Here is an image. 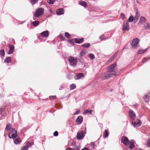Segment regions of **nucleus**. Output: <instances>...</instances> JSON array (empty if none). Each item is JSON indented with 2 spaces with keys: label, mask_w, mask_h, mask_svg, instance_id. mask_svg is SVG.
Listing matches in <instances>:
<instances>
[{
  "label": "nucleus",
  "mask_w": 150,
  "mask_h": 150,
  "mask_svg": "<svg viewBox=\"0 0 150 150\" xmlns=\"http://www.w3.org/2000/svg\"><path fill=\"white\" fill-rule=\"evenodd\" d=\"M121 141L126 146H128L130 144V146L129 148L130 150L132 149L135 146V141L134 140H132L129 142L128 138L124 136L122 137Z\"/></svg>",
  "instance_id": "obj_1"
},
{
  "label": "nucleus",
  "mask_w": 150,
  "mask_h": 150,
  "mask_svg": "<svg viewBox=\"0 0 150 150\" xmlns=\"http://www.w3.org/2000/svg\"><path fill=\"white\" fill-rule=\"evenodd\" d=\"M113 74H112L110 71H107L102 73L100 78L103 80L108 79L114 76Z\"/></svg>",
  "instance_id": "obj_2"
},
{
  "label": "nucleus",
  "mask_w": 150,
  "mask_h": 150,
  "mask_svg": "<svg viewBox=\"0 0 150 150\" xmlns=\"http://www.w3.org/2000/svg\"><path fill=\"white\" fill-rule=\"evenodd\" d=\"M68 61L70 65L73 67L76 66L78 62L77 59L76 57L71 56L69 57Z\"/></svg>",
  "instance_id": "obj_3"
},
{
  "label": "nucleus",
  "mask_w": 150,
  "mask_h": 150,
  "mask_svg": "<svg viewBox=\"0 0 150 150\" xmlns=\"http://www.w3.org/2000/svg\"><path fill=\"white\" fill-rule=\"evenodd\" d=\"M116 63H114L113 64L111 65L107 68V70L110 71L112 74H113V75L115 76L116 74V70L117 69L115 68Z\"/></svg>",
  "instance_id": "obj_4"
},
{
  "label": "nucleus",
  "mask_w": 150,
  "mask_h": 150,
  "mask_svg": "<svg viewBox=\"0 0 150 150\" xmlns=\"http://www.w3.org/2000/svg\"><path fill=\"white\" fill-rule=\"evenodd\" d=\"M17 136V131L14 128H11L10 129L8 136L10 138H15Z\"/></svg>",
  "instance_id": "obj_5"
},
{
  "label": "nucleus",
  "mask_w": 150,
  "mask_h": 150,
  "mask_svg": "<svg viewBox=\"0 0 150 150\" xmlns=\"http://www.w3.org/2000/svg\"><path fill=\"white\" fill-rule=\"evenodd\" d=\"M86 134V131L84 132L82 130L79 131L77 134L76 138L77 139L79 140L83 139Z\"/></svg>",
  "instance_id": "obj_6"
},
{
  "label": "nucleus",
  "mask_w": 150,
  "mask_h": 150,
  "mask_svg": "<svg viewBox=\"0 0 150 150\" xmlns=\"http://www.w3.org/2000/svg\"><path fill=\"white\" fill-rule=\"evenodd\" d=\"M139 41L140 40L137 38L134 39L132 40V47L134 48H137L139 47Z\"/></svg>",
  "instance_id": "obj_7"
},
{
  "label": "nucleus",
  "mask_w": 150,
  "mask_h": 150,
  "mask_svg": "<svg viewBox=\"0 0 150 150\" xmlns=\"http://www.w3.org/2000/svg\"><path fill=\"white\" fill-rule=\"evenodd\" d=\"M44 9L42 8H38L36 11L34 16L35 17H38L44 13Z\"/></svg>",
  "instance_id": "obj_8"
},
{
  "label": "nucleus",
  "mask_w": 150,
  "mask_h": 150,
  "mask_svg": "<svg viewBox=\"0 0 150 150\" xmlns=\"http://www.w3.org/2000/svg\"><path fill=\"white\" fill-rule=\"evenodd\" d=\"M122 29L123 30L128 31L129 29V22L127 20H126L124 21L123 23Z\"/></svg>",
  "instance_id": "obj_9"
},
{
  "label": "nucleus",
  "mask_w": 150,
  "mask_h": 150,
  "mask_svg": "<svg viewBox=\"0 0 150 150\" xmlns=\"http://www.w3.org/2000/svg\"><path fill=\"white\" fill-rule=\"evenodd\" d=\"M132 124L135 127H139L141 125V122L139 120L135 118L132 120Z\"/></svg>",
  "instance_id": "obj_10"
},
{
  "label": "nucleus",
  "mask_w": 150,
  "mask_h": 150,
  "mask_svg": "<svg viewBox=\"0 0 150 150\" xmlns=\"http://www.w3.org/2000/svg\"><path fill=\"white\" fill-rule=\"evenodd\" d=\"M136 114L132 109H130L129 111V116L132 120L135 118Z\"/></svg>",
  "instance_id": "obj_11"
},
{
  "label": "nucleus",
  "mask_w": 150,
  "mask_h": 150,
  "mask_svg": "<svg viewBox=\"0 0 150 150\" xmlns=\"http://www.w3.org/2000/svg\"><path fill=\"white\" fill-rule=\"evenodd\" d=\"M84 77V76L83 73H80L76 74L74 76V78L75 80H78L82 77Z\"/></svg>",
  "instance_id": "obj_12"
},
{
  "label": "nucleus",
  "mask_w": 150,
  "mask_h": 150,
  "mask_svg": "<svg viewBox=\"0 0 150 150\" xmlns=\"http://www.w3.org/2000/svg\"><path fill=\"white\" fill-rule=\"evenodd\" d=\"M40 35L43 38H46L48 36L49 32L48 30H46L41 33Z\"/></svg>",
  "instance_id": "obj_13"
},
{
  "label": "nucleus",
  "mask_w": 150,
  "mask_h": 150,
  "mask_svg": "<svg viewBox=\"0 0 150 150\" xmlns=\"http://www.w3.org/2000/svg\"><path fill=\"white\" fill-rule=\"evenodd\" d=\"M83 121V118L81 116H78L76 120V122L77 125H80Z\"/></svg>",
  "instance_id": "obj_14"
},
{
  "label": "nucleus",
  "mask_w": 150,
  "mask_h": 150,
  "mask_svg": "<svg viewBox=\"0 0 150 150\" xmlns=\"http://www.w3.org/2000/svg\"><path fill=\"white\" fill-rule=\"evenodd\" d=\"M56 13L58 15H60L64 13V11L63 8H60L57 9L56 11Z\"/></svg>",
  "instance_id": "obj_15"
},
{
  "label": "nucleus",
  "mask_w": 150,
  "mask_h": 150,
  "mask_svg": "<svg viewBox=\"0 0 150 150\" xmlns=\"http://www.w3.org/2000/svg\"><path fill=\"white\" fill-rule=\"evenodd\" d=\"M9 46L10 49L8 52V54H12L14 52V45L10 44L9 45Z\"/></svg>",
  "instance_id": "obj_16"
},
{
  "label": "nucleus",
  "mask_w": 150,
  "mask_h": 150,
  "mask_svg": "<svg viewBox=\"0 0 150 150\" xmlns=\"http://www.w3.org/2000/svg\"><path fill=\"white\" fill-rule=\"evenodd\" d=\"M144 99L145 102H147L150 99V93H148L145 94L144 98Z\"/></svg>",
  "instance_id": "obj_17"
},
{
  "label": "nucleus",
  "mask_w": 150,
  "mask_h": 150,
  "mask_svg": "<svg viewBox=\"0 0 150 150\" xmlns=\"http://www.w3.org/2000/svg\"><path fill=\"white\" fill-rule=\"evenodd\" d=\"M14 143L16 144H19L21 142V140L20 138L17 137L14 138L13 139Z\"/></svg>",
  "instance_id": "obj_18"
},
{
  "label": "nucleus",
  "mask_w": 150,
  "mask_h": 150,
  "mask_svg": "<svg viewBox=\"0 0 150 150\" xmlns=\"http://www.w3.org/2000/svg\"><path fill=\"white\" fill-rule=\"evenodd\" d=\"M79 5L83 6L84 8L86 7L87 5V3L84 1H79Z\"/></svg>",
  "instance_id": "obj_19"
},
{
  "label": "nucleus",
  "mask_w": 150,
  "mask_h": 150,
  "mask_svg": "<svg viewBox=\"0 0 150 150\" xmlns=\"http://www.w3.org/2000/svg\"><path fill=\"white\" fill-rule=\"evenodd\" d=\"M75 42L76 43L79 44L82 43L83 41V38H76L75 39Z\"/></svg>",
  "instance_id": "obj_20"
},
{
  "label": "nucleus",
  "mask_w": 150,
  "mask_h": 150,
  "mask_svg": "<svg viewBox=\"0 0 150 150\" xmlns=\"http://www.w3.org/2000/svg\"><path fill=\"white\" fill-rule=\"evenodd\" d=\"M87 51L86 50H83L81 51L79 54V55L81 57L83 56L86 55L87 54Z\"/></svg>",
  "instance_id": "obj_21"
},
{
  "label": "nucleus",
  "mask_w": 150,
  "mask_h": 150,
  "mask_svg": "<svg viewBox=\"0 0 150 150\" xmlns=\"http://www.w3.org/2000/svg\"><path fill=\"white\" fill-rule=\"evenodd\" d=\"M11 57H6L4 61V62L8 63L11 62Z\"/></svg>",
  "instance_id": "obj_22"
},
{
  "label": "nucleus",
  "mask_w": 150,
  "mask_h": 150,
  "mask_svg": "<svg viewBox=\"0 0 150 150\" xmlns=\"http://www.w3.org/2000/svg\"><path fill=\"white\" fill-rule=\"evenodd\" d=\"M93 110L89 109H87L84 111L83 114H86L88 113H89L90 114H91L93 112Z\"/></svg>",
  "instance_id": "obj_23"
},
{
  "label": "nucleus",
  "mask_w": 150,
  "mask_h": 150,
  "mask_svg": "<svg viewBox=\"0 0 150 150\" xmlns=\"http://www.w3.org/2000/svg\"><path fill=\"white\" fill-rule=\"evenodd\" d=\"M108 136V132L107 129H105L103 133V137L104 138H106Z\"/></svg>",
  "instance_id": "obj_24"
},
{
  "label": "nucleus",
  "mask_w": 150,
  "mask_h": 150,
  "mask_svg": "<svg viewBox=\"0 0 150 150\" xmlns=\"http://www.w3.org/2000/svg\"><path fill=\"white\" fill-rule=\"evenodd\" d=\"M146 21L145 18L143 16H141L140 18L139 23H144Z\"/></svg>",
  "instance_id": "obj_25"
},
{
  "label": "nucleus",
  "mask_w": 150,
  "mask_h": 150,
  "mask_svg": "<svg viewBox=\"0 0 150 150\" xmlns=\"http://www.w3.org/2000/svg\"><path fill=\"white\" fill-rule=\"evenodd\" d=\"M5 54L4 50L3 49L1 50H0V55L1 57H4Z\"/></svg>",
  "instance_id": "obj_26"
},
{
  "label": "nucleus",
  "mask_w": 150,
  "mask_h": 150,
  "mask_svg": "<svg viewBox=\"0 0 150 150\" xmlns=\"http://www.w3.org/2000/svg\"><path fill=\"white\" fill-rule=\"evenodd\" d=\"M39 22L38 21H35L32 22V24L33 26L36 27L38 25Z\"/></svg>",
  "instance_id": "obj_27"
},
{
  "label": "nucleus",
  "mask_w": 150,
  "mask_h": 150,
  "mask_svg": "<svg viewBox=\"0 0 150 150\" xmlns=\"http://www.w3.org/2000/svg\"><path fill=\"white\" fill-rule=\"evenodd\" d=\"M11 127V124H10V123L8 124H7V125H6V127L5 128V129L7 131L9 130H10L11 129H10Z\"/></svg>",
  "instance_id": "obj_28"
},
{
  "label": "nucleus",
  "mask_w": 150,
  "mask_h": 150,
  "mask_svg": "<svg viewBox=\"0 0 150 150\" xmlns=\"http://www.w3.org/2000/svg\"><path fill=\"white\" fill-rule=\"evenodd\" d=\"M147 49L148 48L144 50H139L138 52V53L139 54H143L147 51Z\"/></svg>",
  "instance_id": "obj_29"
},
{
  "label": "nucleus",
  "mask_w": 150,
  "mask_h": 150,
  "mask_svg": "<svg viewBox=\"0 0 150 150\" xmlns=\"http://www.w3.org/2000/svg\"><path fill=\"white\" fill-rule=\"evenodd\" d=\"M76 88V85L74 84H72L70 86V90H72Z\"/></svg>",
  "instance_id": "obj_30"
},
{
  "label": "nucleus",
  "mask_w": 150,
  "mask_h": 150,
  "mask_svg": "<svg viewBox=\"0 0 150 150\" xmlns=\"http://www.w3.org/2000/svg\"><path fill=\"white\" fill-rule=\"evenodd\" d=\"M88 57L91 60H93L95 58L94 55L92 53L89 54Z\"/></svg>",
  "instance_id": "obj_31"
},
{
  "label": "nucleus",
  "mask_w": 150,
  "mask_h": 150,
  "mask_svg": "<svg viewBox=\"0 0 150 150\" xmlns=\"http://www.w3.org/2000/svg\"><path fill=\"white\" fill-rule=\"evenodd\" d=\"M90 44L89 43L84 44L82 45V47L85 48H88L90 47Z\"/></svg>",
  "instance_id": "obj_32"
},
{
  "label": "nucleus",
  "mask_w": 150,
  "mask_h": 150,
  "mask_svg": "<svg viewBox=\"0 0 150 150\" xmlns=\"http://www.w3.org/2000/svg\"><path fill=\"white\" fill-rule=\"evenodd\" d=\"M134 19V17L132 16H130L128 18L129 21L130 22H132Z\"/></svg>",
  "instance_id": "obj_33"
},
{
  "label": "nucleus",
  "mask_w": 150,
  "mask_h": 150,
  "mask_svg": "<svg viewBox=\"0 0 150 150\" xmlns=\"http://www.w3.org/2000/svg\"><path fill=\"white\" fill-rule=\"evenodd\" d=\"M150 60V57L148 58H144L142 61V63H144L146 62H147L148 60Z\"/></svg>",
  "instance_id": "obj_34"
},
{
  "label": "nucleus",
  "mask_w": 150,
  "mask_h": 150,
  "mask_svg": "<svg viewBox=\"0 0 150 150\" xmlns=\"http://www.w3.org/2000/svg\"><path fill=\"white\" fill-rule=\"evenodd\" d=\"M59 38L62 41H64L65 39L64 35L62 34H60L59 35Z\"/></svg>",
  "instance_id": "obj_35"
},
{
  "label": "nucleus",
  "mask_w": 150,
  "mask_h": 150,
  "mask_svg": "<svg viewBox=\"0 0 150 150\" xmlns=\"http://www.w3.org/2000/svg\"><path fill=\"white\" fill-rule=\"evenodd\" d=\"M65 37L67 38H69L70 37V35L68 32L65 33Z\"/></svg>",
  "instance_id": "obj_36"
},
{
  "label": "nucleus",
  "mask_w": 150,
  "mask_h": 150,
  "mask_svg": "<svg viewBox=\"0 0 150 150\" xmlns=\"http://www.w3.org/2000/svg\"><path fill=\"white\" fill-rule=\"evenodd\" d=\"M28 146L26 145L22 148L21 150H28Z\"/></svg>",
  "instance_id": "obj_37"
},
{
  "label": "nucleus",
  "mask_w": 150,
  "mask_h": 150,
  "mask_svg": "<svg viewBox=\"0 0 150 150\" xmlns=\"http://www.w3.org/2000/svg\"><path fill=\"white\" fill-rule=\"evenodd\" d=\"M26 144L27 145V146H31L33 144V143L32 142H27V143H26Z\"/></svg>",
  "instance_id": "obj_38"
},
{
  "label": "nucleus",
  "mask_w": 150,
  "mask_h": 150,
  "mask_svg": "<svg viewBox=\"0 0 150 150\" xmlns=\"http://www.w3.org/2000/svg\"><path fill=\"white\" fill-rule=\"evenodd\" d=\"M150 27V24L149 23H147L146 25H145L144 26V28L145 29H147L149 28Z\"/></svg>",
  "instance_id": "obj_39"
},
{
  "label": "nucleus",
  "mask_w": 150,
  "mask_h": 150,
  "mask_svg": "<svg viewBox=\"0 0 150 150\" xmlns=\"http://www.w3.org/2000/svg\"><path fill=\"white\" fill-rule=\"evenodd\" d=\"M147 147L150 146V138H149L147 141Z\"/></svg>",
  "instance_id": "obj_40"
},
{
  "label": "nucleus",
  "mask_w": 150,
  "mask_h": 150,
  "mask_svg": "<svg viewBox=\"0 0 150 150\" xmlns=\"http://www.w3.org/2000/svg\"><path fill=\"white\" fill-rule=\"evenodd\" d=\"M120 16L122 20H124L125 18V15L124 13H121L120 14Z\"/></svg>",
  "instance_id": "obj_41"
},
{
  "label": "nucleus",
  "mask_w": 150,
  "mask_h": 150,
  "mask_svg": "<svg viewBox=\"0 0 150 150\" xmlns=\"http://www.w3.org/2000/svg\"><path fill=\"white\" fill-rule=\"evenodd\" d=\"M138 106H139V105L138 104H136L133 105H132V107L135 109H137V108H138Z\"/></svg>",
  "instance_id": "obj_42"
},
{
  "label": "nucleus",
  "mask_w": 150,
  "mask_h": 150,
  "mask_svg": "<svg viewBox=\"0 0 150 150\" xmlns=\"http://www.w3.org/2000/svg\"><path fill=\"white\" fill-rule=\"evenodd\" d=\"M90 145L93 148H94L96 146V144H95L94 142H91Z\"/></svg>",
  "instance_id": "obj_43"
},
{
  "label": "nucleus",
  "mask_w": 150,
  "mask_h": 150,
  "mask_svg": "<svg viewBox=\"0 0 150 150\" xmlns=\"http://www.w3.org/2000/svg\"><path fill=\"white\" fill-rule=\"evenodd\" d=\"M58 133L57 131H56L53 133V135L55 137H57L58 136Z\"/></svg>",
  "instance_id": "obj_44"
},
{
  "label": "nucleus",
  "mask_w": 150,
  "mask_h": 150,
  "mask_svg": "<svg viewBox=\"0 0 150 150\" xmlns=\"http://www.w3.org/2000/svg\"><path fill=\"white\" fill-rule=\"evenodd\" d=\"M99 38L101 40H105L106 39V38H105L104 36L103 35L100 36L99 37Z\"/></svg>",
  "instance_id": "obj_45"
},
{
  "label": "nucleus",
  "mask_w": 150,
  "mask_h": 150,
  "mask_svg": "<svg viewBox=\"0 0 150 150\" xmlns=\"http://www.w3.org/2000/svg\"><path fill=\"white\" fill-rule=\"evenodd\" d=\"M74 150H80V147L78 146H75V147L74 148Z\"/></svg>",
  "instance_id": "obj_46"
},
{
  "label": "nucleus",
  "mask_w": 150,
  "mask_h": 150,
  "mask_svg": "<svg viewBox=\"0 0 150 150\" xmlns=\"http://www.w3.org/2000/svg\"><path fill=\"white\" fill-rule=\"evenodd\" d=\"M32 2V4H35L36 2H37L38 0H31Z\"/></svg>",
  "instance_id": "obj_47"
},
{
  "label": "nucleus",
  "mask_w": 150,
  "mask_h": 150,
  "mask_svg": "<svg viewBox=\"0 0 150 150\" xmlns=\"http://www.w3.org/2000/svg\"><path fill=\"white\" fill-rule=\"evenodd\" d=\"M80 112V111L78 110H77L76 112L73 114L74 115L78 114Z\"/></svg>",
  "instance_id": "obj_48"
},
{
  "label": "nucleus",
  "mask_w": 150,
  "mask_h": 150,
  "mask_svg": "<svg viewBox=\"0 0 150 150\" xmlns=\"http://www.w3.org/2000/svg\"><path fill=\"white\" fill-rule=\"evenodd\" d=\"M115 59L114 58L112 57L108 61V62H110L111 61H112V60H113Z\"/></svg>",
  "instance_id": "obj_49"
},
{
  "label": "nucleus",
  "mask_w": 150,
  "mask_h": 150,
  "mask_svg": "<svg viewBox=\"0 0 150 150\" xmlns=\"http://www.w3.org/2000/svg\"><path fill=\"white\" fill-rule=\"evenodd\" d=\"M65 150H74V149L70 147L67 148Z\"/></svg>",
  "instance_id": "obj_50"
},
{
  "label": "nucleus",
  "mask_w": 150,
  "mask_h": 150,
  "mask_svg": "<svg viewBox=\"0 0 150 150\" xmlns=\"http://www.w3.org/2000/svg\"><path fill=\"white\" fill-rule=\"evenodd\" d=\"M81 150H89V149L87 148H85L84 147L83 149H81Z\"/></svg>",
  "instance_id": "obj_51"
},
{
  "label": "nucleus",
  "mask_w": 150,
  "mask_h": 150,
  "mask_svg": "<svg viewBox=\"0 0 150 150\" xmlns=\"http://www.w3.org/2000/svg\"><path fill=\"white\" fill-rule=\"evenodd\" d=\"M50 99H53L54 98V96H52L49 97Z\"/></svg>",
  "instance_id": "obj_52"
},
{
  "label": "nucleus",
  "mask_w": 150,
  "mask_h": 150,
  "mask_svg": "<svg viewBox=\"0 0 150 150\" xmlns=\"http://www.w3.org/2000/svg\"><path fill=\"white\" fill-rule=\"evenodd\" d=\"M117 54H115L113 55V56L112 57L114 58H115V57H116V56Z\"/></svg>",
  "instance_id": "obj_53"
},
{
  "label": "nucleus",
  "mask_w": 150,
  "mask_h": 150,
  "mask_svg": "<svg viewBox=\"0 0 150 150\" xmlns=\"http://www.w3.org/2000/svg\"><path fill=\"white\" fill-rule=\"evenodd\" d=\"M62 88H63V87H62V86H61L59 88V90H62Z\"/></svg>",
  "instance_id": "obj_54"
},
{
  "label": "nucleus",
  "mask_w": 150,
  "mask_h": 150,
  "mask_svg": "<svg viewBox=\"0 0 150 150\" xmlns=\"http://www.w3.org/2000/svg\"><path fill=\"white\" fill-rule=\"evenodd\" d=\"M24 21H22V22H21L19 23L20 24H23V23H24Z\"/></svg>",
  "instance_id": "obj_55"
},
{
  "label": "nucleus",
  "mask_w": 150,
  "mask_h": 150,
  "mask_svg": "<svg viewBox=\"0 0 150 150\" xmlns=\"http://www.w3.org/2000/svg\"><path fill=\"white\" fill-rule=\"evenodd\" d=\"M2 111V109L1 108H0V113H1V112Z\"/></svg>",
  "instance_id": "obj_56"
},
{
  "label": "nucleus",
  "mask_w": 150,
  "mask_h": 150,
  "mask_svg": "<svg viewBox=\"0 0 150 150\" xmlns=\"http://www.w3.org/2000/svg\"><path fill=\"white\" fill-rule=\"evenodd\" d=\"M4 116L3 115V116H2V117H1V119H3L4 118Z\"/></svg>",
  "instance_id": "obj_57"
},
{
  "label": "nucleus",
  "mask_w": 150,
  "mask_h": 150,
  "mask_svg": "<svg viewBox=\"0 0 150 150\" xmlns=\"http://www.w3.org/2000/svg\"><path fill=\"white\" fill-rule=\"evenodd\" d=\"M118 52H119L118 51H117L115 54H117L118 53Z\"/></svg>",
  "instance_id": "obj_58"
},
{
  "label": "nucleus",
  "mask_w": 150,
  "mask_h": 150,
  "mask_svg": "<svg viewBox=\"0 0 150 150\" xmlns=\"http://www.w3.org/2000/svg\"><path fill=\"white\" fill-rule=\"evenodd\" d=\"M118 52H119L118 51H117L115 54H117L118 53Z\"/></svg>",
  "instance_id": "obj_59"
},
{
  "label": "nucleus",
  "mask_w": 150,
  "mask_h": 150,
  "mask_svg": "<svg viewBox=\"0 0 150 150\" xmlns=\"http://www.w3.org/2000/svg\"><path fill=\"white\" fill-rule=\"evenodd\" d=\"M118 52H119L118 51H117L115 54H117L118 53Z\"/></svg>",
  "instance_id": "obj_60"
},
{
  "label": "nucleus",
  "mask_w": 150,
  "mask_h": 150,
  "mask_svg": "<svg viewBox=\"0 0 150 150\" xmlns=\"http://www.w3.org/2000/svg\"><path fill=\"white\" fill-rule=\"evenodd\" d=\"M126 49V48H125V47L123 48V50H124V49Z\"/></svg>",
  "instance_id": "obj_61"
},
{
  "label": "nucleus",
  "mask_w": 150,
  "mask_h": 150,
  "mask_svg": "<svg viewBox=\"0 0 150 150\" xmlns=\"http://www.w3.org/2000/svg\"><path fill=\"white\" fill-rule=\"evenodd\" d=\"M79 61L81 62H82L81 61V60H79Z\"/></svg>",
  "instance_id": "obj_62"
},
{
  "label": "nucleus",
  "mask_w": 150,
  "mask_h": 150,
  "mask_svg": "<svg viewBox=\"0 0 150 150\" xmlns=\"http://www.w3.org/2000/svg\"><path fill=\"white\" fill-rule=\"evenodd\" d=\"M137 3H138V1H137Z\"/></svg>",
  "instance_id": "obj_63"
},
{
  "label": "nucleus",
  "mask_w": 150,
  "mask_h": 150,
  "mask_svg": "<svg viewBox=\"0 0 150 150\" xmlns=\"http://www.w3.org/2000/svg\"><path fill=\"white\" fill-rule=\"evenodd\" d=\"M33 19L35 20V19H34V17H33Z\"/></svg>",
  "instance_id": "obj_64"
}]
</instances>
